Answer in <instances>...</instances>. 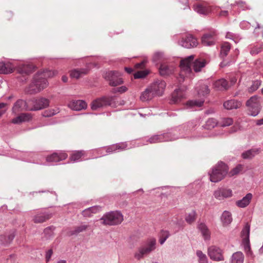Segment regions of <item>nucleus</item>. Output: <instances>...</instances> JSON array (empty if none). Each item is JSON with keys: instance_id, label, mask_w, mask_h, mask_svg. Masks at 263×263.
<instances>
[{"instance_id": "1", "label": "nucleus", "mask_w": 263, "mask_h": 263, "mask_svg": "<svg viewBox=\"0 0 263 263\" xmlns=\"http://www.w3.org/2000/svg\"><path fill=\"white\" fill-rule=\"evenodd\" d=\"M54 71L44 70L37 72L34 76L32 83L30 85L31 93H36L44 89L48 85L47 77H52L55 74Z\"/></svg>"}, {"instance_id": "2", "label": "nucleus", "mask_w": 263, "mask_h": 263, "mask_svg": "<svg viewBox=\"0 0 263 263\" xmlns=\"http://www.w3.org/2000/svg\"><path fill=\"white\" fill-rule=\"evenodd\" d=\"M229 167L224 162L219 161L209 173L210 180L213 182H218L222 180L228 173Z\"/></svg>"}, {"instance_id": "3", "label": "nucleus", "mask_w": 263, "mask_h": 263, "mask_svg": "<svg viewBox=\"0 0 263 263\" xmlns=\"http://www.w3.org/2000/svg\"><path fill=\"white\" fill-rule=\"evenodd\" d=\"M116 99L117 97L115 96H105L98 98L91 102V108L93 110H96L108 106L116 107L118 104Z\"/></svg>"}, {"instance_id": "4", "label": "nucleus", "mask_w": 263, "mask_h": 263, "mask_svg": "<svg viewBox=\"0 0 263 263\" xmlns=\"http://www.w3.org/2000/svg\"><path fill=\"white\" fill-rule=\"evenodd\" d=\"M100 220L104 225L116 226L123 221V216L119 211H111L105 214Z\"/></svg>"}, {"instance_id": "5", "label": "nucleus", "mask_w": 263, "mask_h": 263, "mask_svg": "<svg viewBox=\"0 0 263 263\" xmlns=\"http://www.w3.org/2000/svg\"><path fill=\"white\" fill-rule=\"evenodd\" d=\"M246 105L250 112V115L255 117L258 115L261 107L258 97L257 96L251 97L246 102Z\"/></svg>"}, {"instance_id": "6", "label": "nucleus", "mask_w": 263, "mask_h": 263, "mask_svg": "<svg viewBox=\"0 0 263 263\" xmlns=\"http://www.w3.org/2000/svg\"><path fill=\"white\" fill-rule=\"evenodd\" d=\"M156 240L154 238H152L148 240L146 245L141 247L139 249L138 252L135 254V257L139 260L142 258L144 255L150 253L156 248Z\"/></svg>"}, {"instance_id": "7", "label": "nucleus", "mask_w": 263, "mask_h": 263, "mask_svg": "<svg viewBox=\"0 0 263 263\" xmlns=\"http://www.w3.org/2000/svg\"><path fill=\"white\" fill-rule=\"evenodd\" d=\"M30 111H36L43 109L49 106V100L41 97L38 99H29Z\"/></svg>"}, {"instance_id": "8", "label": "nucleus", "mask_w": 263, "mask_h": 263, "mask_svg": "<svg viewBox=\"0 0 263 263\" xmlns=\"http://www.w3.org/2000/svg\"><path fill=\"white\" fill-rule=\"evenodd\" d=\"M178 44L186 48H191L197 47L198 42L192 34H187L178 41Z\"/></svg>"}, {"instance_id": "9", "label": "nucleus", "mask_w": 263, "mask_h": 263, "mask_svg": "<svg viewBox=\"0 0 263 263\" xmlns=\"http://www.w3.org/2000/svg\"><path fill=\"white\" fill-rule=\"evenodd\" d=\"M24 111H30L29 99H18L14 103L12 108V112L15 115Z\"/></svg>"}, {"instance_id": "10", "label": "nucleus", "mask_w": 263, "mask_h": 263, "mask_svg": "<svg viewBox=\"0 0 263 263\" xmlns=\"http://www.w3.org/2000/svg\"><path fill=\"white\" fill-rule=\"evenodd\" d=\"M208 254L210 259L214 261H220L224 260L223 250L217 246H212L209 247Z\"/></svg>"}, {"instance_id": "11", "label": "nucleus", "mask_w": 263, "mask_h": 263, "mask_svg": "<svg viewBox=\"0 0 263 263\" xmlns=\"http://www.w3.org/2000/svg\"><path fill=\"white\" fill-rule=\"evenodd\" d=\"M104 78L109 81V84L112 86H116L123 83L122 79L120 77V73L118 71H110L106 72Z\"/></svg>"}, {"instance_id": "12", "label": "nucleus", "mask_w": 263, "mask_h": 263, "mask_svg": "<svg viewBox=\"0 0 263 263\" xmlns=\"http://www.w3.org/2000/svg\"><path fill=\"white\" fill-rule=\"evenodd\" d=\"M166 87V83L163 80H157L148 86L149 89L156 96H162Z\"/></svg>"}, {"instance_id": "13", "label": "nucleus", "mask_w": 263, "mask_h": 263, "mask_svg": "<svg viewBox=\"0 0 263 263\" xmlns=\"http://www.w3.org/2000/svg\"><path fill=\"white\" fill-rule=\"evenodd\" d=\"M214 197L219 200L231 197L233 195L232 191L230 189L220 187L214 192Z\"/></svg>"}, {"instance_id": "14", "label": "nucleus", "mask_w": 263, "mask_h": 263, "mask_svg": "<svg viewBox=\"0 0 263 263\" xmlns=\"http://www.w3.org/2000/svg\"><path fill=\"white\" fill-rule=\"evenodd\" d=\"M68 157V155L62 151L54 152L46 157V160L48 162L57 163L65 160Z\"/></svg>"}, {"instance_id": "15", "label": "nucleus", "mask_w": 263, "mask_h": 263, "mask_svg": "<svg viewBox=\"0 0 263 263\" xmlns=\"http://www.w3.org/2000/svg\"><path fill=\"white\" fill-rule=\"evenodd\" d=\"M127 147L126 142H121L109 145L108 146L102 147L101 151H105L107 154L116 152L117 151H121L125 150Z\"/></svg>"}, {"instance_id": "16", "label": "nucleus", "mask_w": 263, "mask_h": 263, "mask_svg": "<svg viewBox=\"0 0 263 263\" xmlns=\"http://www.w3.org/2000/svg\"><path fill=\"white\" fill-rule=\"evenodd\" d=\"M216 35V32L215 30H213L210 33L203 34L201 38L202 44L203 45L207 46H211L215 45Z\"/></svg>"}, {"instance_id": "17", "label": "nucleus", "mask_w": 263, "mask_h": 263, "mask_svg": "<svg viewBox=\"0 0 263 263\" xmlns=\"http://www.w3.org/2000/svg\"><path fill=\"white\" fill-rule=\"evenodd\" d=\"M68 107L71 109L77 111H79L82 109H86L87 107V104L85 101L83 100H72L68 105Z\"/></svg>"}, {"instance_id": "18", "label": "nucleus", "mask_w": 263, "mask_h": 263, "mask_svg": "<svg viewBox=\"0 0 263 263\" xmlns=\"http://www.w3.org/2000/svg\"><path fill=\"white\" fill-rule=\"evenodd\" d=\"M32 119V116L30 113H21L16 117L13 118L11 122L15 124H21L23 122H28Z\"/></svg>"}, {"instance_id": "19", "label": "nucleus", "mask_w": 263, "mask_h": 263, "mask_svg": "<svg viewBox=\"0 0 263 263\" xmlns=\"http://www.w3.org/2000/svg\"><path fill=\"white\" fill-rule=\"evenodd\" d=\"M15 236V231L11 230L0 236V242L4 245L10 244Z\"/></svg>"}, {"instance_id": "20", "label": "nucleus", "mask_w": 263, "mask_h": 263, "mask_svg": "<svg viewBox=\"0 0 263 263\" xmlns=\"http://www.w3.org/2000/svg\"><path fill=\"white\" fill-rule=\"evenodd\" d=\"M213 86L216 90L224 91L228 90L230 88V85L226 79H220L216 80L213 83Z\"/></svg>"}, {"instance_id": "21", "label": "nucleus", "mask_w": 263, "mask_h": 263, "mask_svg": "<svg viewBox=\"0 0 263 263\" xmlns=\"http://www.w3.org/2000/svg\"><path fill=\"white\" fill-rule=\"evenodd\" d=\"M89 69L87 67L74 69L71 70L70 76L72 78L77 79L88 73Z\"/></svg>"}, {"instance_id": "22", "label": "nucleus", "mask_w": 263, "mask_h": 263, "mask_svg": "<svg viewBox=\"0 0 263 263\" xmlns=\"http://www.w3.org/2000/svg\"><path fill=\"white\" fill-rule=\"evenodd\" d=\"M180 130V129L176 128L168 130L166 133H163V135H167V139H168L165 140L164 142L175 140L181 137V136L179 133Z\"/></svg>"}, {"instance_id": "23", "label": "nucleus", "mask_w": 263, "mask_h": 263, "mask_svg": "<svg viewBox=\"0 0 263 263\" xmlns=\"http://www.w3.org/2000/svg\"><path fill=\"white\" fill-rule=\"evenodd\" d=\"M14 66L10 62H0V73L9 74L13 72Z\"/></svg>"}, {"instance_id": "24", "label": "nucleus", "mask_w": 263, "mask_h": 263, "mask_svg": "<svg viewBox=\"0 0 263 263\" xmlns=\"http://www.w3.org/2000/svg\"><path fill=\"white\" fill-rule=\"evenodd\" d=\"M85 155V152L83 150L73 151L70 155L69 160L72 163L80 162Z\"/></svg>"}, {"instance_id": "25", "label": "nucleus", "mask_w": 263, "mask_h": 263, "mask_svg": "<svg viewBox=\"0 0 263 263\" xmlns=\"http://www.w3.org/2000/svg\"><path fill=\"white\" fill-rule=\"evenodd\" d=\"M252 197V194L249 193L242 199L237 200L236 202V205L239 208H245L250 204Z\"/></svg>"}, {"instance_id": "26", "label": "nucleus", "mask_w": 263, "mask_h": 263, "mask_svg": "<svg viewBox=\"0 0 263 263\" xmlns=\"http://www.w3.org/2000/svg\"><path fill=\"white\" fill-rule=\"evenodd\" d=\"M52 214L49 213H41L35 215L33 218V221L35 223H43L51 218Z\"/></svg>"}, {"instance_id": "27", "label": "nucleus", "mask_w": 263, "mask_h": 263, "mask_svg": "<svg viewBox=\"0 0 263 263\" xmlns=\"http://www.w3.org/2000/svg\"><path fill=\"white\" fill-rule=\"evenodd\" d=\"M185 97V92L180 89H176L172 95L171 102L173 103H178Z\"/></svg>"}, {"instance_id": "28", "label": "nucleus", "mask_w": 263, "mask_h": 263, "mask_svg": "<svg viewBox=\"0 0 263 263\" xmlns=\"http://www.w3.org/2000/svg\"><path fill=\"white\" fill-rule=\"evenodd\" d=\"M223 107L228 110L237 109L241 107V103L236 100L232 99L225 101L223 103Z\"/></svg>"}, {"instance_id": "29", "label": "nucleus", "mask_w": 263, "mask_h": 263, "mask_svg": "<svg viewBox=\"0 0 263 263\" xmlns=\"http://www.w3.org/2000/svg\"><path fill=\"white\" fill-rule=\"evenodd\" d=\"M198 229L200 231L202 237L205 240H210L211 238V232L207 226L203 222L198 224Z\"/></svg>"}, {"instance_id": "30", "label": "nucleus", "mask_w": 263, "mask_h": 263, "mask_svg": "<svg viewBox=\"0 0 263 263\" xmlns=\"http://www.w3.org/2000/svg\"><path fill=\"white\" fill-rule=\"evenodd\" d=\"M194 10L198 13L203 15H208L211 12L209 7L202 4H196L194 5Z\"/></svg>"}, {"instance_id": "31", "label": "nucleus", "mask_w": 263, "mask_h": 263, "mask_svg": "<svg viewBox=\"0 0 263 263\" xmlns=\"http://www.w3.org/2000/svg\"><path fill=\"white\" fill-rule=\"evenodd\" d=\"M250 226L248 223H247L243 228L241 232V237L242 238V244L250 242Z\"/></svg>"}, {"instance_id": "32", "label": "nucleus", "mask_w": 263, "mask_h": 263, "mask_svg": "<svg viewBox=\"0 0 263 263\" xmlns=\"http://www.w3.org/2000/svg\"><path fill=\"white\" fill-rule=\"evenodd\" d=\"M167 135H163L162 134H156L152 136L147 141L149 143L153 144L159 142H164L165 140H167Z\"/></svg>"}, {"instance_id": "33", "label": "nucleus", "mask_w": 263, "mask_h": 263, "mask_svg": "<svg viewBox=\"0 0 263 263\" xmlns=\"http://www.w3.org/2000/svg\"><path fill=\"white\" fill-rule=\"evenodd\" d=\"M101 206L99 205L91 206L83 210L82 212V214L84 217H91L92 214H96L99 212L101 210Z\"/></svg>"}, {"instance_id": "34", "label": "nucleus", "mask_w": 263, "mask_h": 263, "mask_svg": "<svg viewBox=\"0 0 263 263\" xmlns=\"http://www.w3.org/2000/svg\"><path fill=\"white\" fill-rule=\"evenodd\" d=\"M194 58V56L193 55H191L184 59L180 61V64L181 68L187 71H190L191 70V63Z\"/></svg>"}, {"instance_id": "35", "label": "nucleus", "mask_w": 263, "mask_h": 263, "mask_svg": "<svg viewBox=\"0 0 263 263\" xmlns=\"http://www.w3.org/2000/svg\"><path fill=\"white\" fill-rule=\"evenodd\" d=\"M245 256L241 251H237L234 253L230 260V263H243Z\"/></svg>"}, {"instance_id": "36", "label": "nucleus", "mask_w": 263, "mask_h": 263, "mask_svg": "<svg viewBox=\"0 0 263 263\" xmlns=\"http://www.w3.org/2000/svg\"><path fill=\"white\" fill-rule=\"evenodd\" d=\"M232 216L230 212L224 211L221 216V220L223 226L230 224L232 221Z\"/></svg>"}, {"instance_id": "37", "label": "nucleus", "mask_w": 263, "mask_h": 263, "mask_svg": "<svg viewBox=\"0 0 263 263\" xmlns=\"http://www.w3.org/2000/svg\"><path fill=\"white\" fill-rule=\"evenodd\" d=\"M196 89L198 94L200 96H205L210 93V90L209 86L203 83H200L196 86Z\"/></svg>"}, {"instance_id": "38", "label": "nucleus", "mask_w": 263, "mask_h": 263, "mask_svg": "<svg viewBox=\"0 0 263 263\" xmlns=\"http://www.w3.org/2000/svg\"><path fill=\"white\" fill-rule=\"evenodd\" d=\"M231 48V44L228 42H224L221 45L220 57L222 59L225 58L228 54Z\"/></svg>"}, {"instance_id": "39", "label": "nucleus", "mask_w": 263, "mask_h": 263, "mask_svg": "<svg viewBox=\"0 0 263 263\" xmlns=\"http://www.w3.org/2000/svg\"><path fill=\"white\" fill-rule=\"evenodd\" d=\"M159 71L162 76H168L173 72V68L167 64H162L159 67Z\"/></svg>"}, {"instance_id": "40", "label": "nucleus", "mask_w": 263, "mask_h": 263, "mask_svg": "<svg viewBox=\"0 0 263 263\" xmlns=\"http://www.w3.org/2000/svg\"><path fill=\"white\" fill-rule=\"evenodd\" d=\"M259 148H252L244 152L241 156L243 159H252L259 152Z\"/></svg>"}, {"instance_id": "41", "label": "nucleus", "mask_w": 263, "mask_h": 263, "mask_svg": "<svg viewBox=\"0 0 263 263\" xmlns=\"http://www.w3.org/2000/svg\"><path fill=\"white\" fill-rule=\"evenodd\" d=\"M155 97L148 87L141 95L140 100L143 102H145L152 99Z\"/></svg>"}, {"instance_id": "42", "label": "nucleus", "mask_w": 263, "mask_h": 263, "mask_svg": "<svg viewBox=\"0 0 263 263\" xmlns=\"http://www.w3.org/2000/svg\"><path fill=\"white\" fill-rule=\"evenodd\" d=\"M205 60L196 59L193 63V69L195 72H199L205 66Z\"/></svg>"}, {"instance_id": "43", "label": "nucleus", "mask_w": 263, "mask_h": 263, "mask_svg": "<svg viewBox=\"0 0 263 263\" xmlns=\"http://www.w3.org/2000/svg\"><path fill=\"white\" fill-rule=\"evenodd\" d=\"M261 84V81L259 80H256L252 82V85L247 89L249 93H252L257 90L260 87Z\"/></svg>"}, {"instance_id": "44", "label": "nucleus", "mask_w": 263, "mask_h": 263, "mask_svg": "<svg viewBox=\"0 0 263 263\" xmlns=\"http://www.w3.org/2000/svg\"><path fill=\"white\" fill-rule=\"evenodd\" d=\"M218 122L214 118H210L205 122L203 127L206 129H212L216 127L217 125Z\"/></svg>"}, {"instance_id": "45", "label": "nucleus", "mask_w": 263, "mask_h": 263, "mask_svg": "<svg viewBox=\"0 0 263 263\" xmlns=\"http://www.w3.org/2000/svg\"><path fill=\"white\" fill-rule=\"evenodd\" d=\"M204 102L203 100H190L186 102V105L190 108L194 107H199L203 105Z\"/></svg>"}, {"instance_id": "46", "label": "nucleus", "mask_w": 263, "mask_h": 263, "mask_svg": "<svg viewBox=\"0 0 263 263\" xmlns=\"http://www.w3.org/2000/svg\"><path fill=\"white\" fill-rule=\"evenodd\" d=\"M34 71V66L31 65H23L19 69V71L21 73L29 74Z\"/></svg>"}, {"instance_id": "47", "label": "nucleus", "mask_w": 263, "mask_h": 263, "mask_svg": "<svg viewBox=\"0 0 263 263\" xmlns=\"http://www.w3.org/2000/svg\"><path fill=\"white\" fill-rule=\"evenodd\" d=\"M196 216V212L195 211L193 210L191 213L186 214L185 217V220L187 223L191 224L195 221Z\"/></svg>"}, {"instance_id": "48", "label": "nucleus", "mask_w": 263, "mask_h": 263, "mask_svg": "<svg viewBox=\"0 0 263 263\" xmlns=\"http://www.w3.org/2000/svg\"><path fill=\"white\" fill-rule=\"evenodd\" d=\"M88 227V225H81L74 228L73 230L69 231V234L70 236L77 235L80 232L85 231Z\"/></svg>"}, {"instance_id": "49", "label": "nucleus", "mask_w": 263, "mask_h": 263, "mask_svg": "<svg viewBox=\"0 0 263 263\" xmlns=\"http://www.w3.org/2000/svg\"><path fill=\"white\" fill-rule=\"evenodd\" d=\"M170 232L167 230H161L159 234V242L163 245L166 240L169 237Z\"/></svg>"}, {"instance_id": "50", "label": "nucleus", "mask_w": 263, "mask_h": 263, "mask_svg": "<svg viewBox=\"0 0 263 263\" xmlns=\"http://www.w3.org/2000/svg\"><path fill=\"white\" fill-rule=\"evenodd\" d=\"M243 165L239 164L236 167L233 168L229 173L230 177L236 175L242 172L243 169Z\"/></svg>"}, {"instance_id": "51", "label": "nucleus", "mask_w": 263, "mask_h": 263, "mask_svg": "<svg viewBox=\"0 0 263 263\" xmlns=\"http://www.w3.org/2000/svg\"><path fill=\"white\" fill-rule=\"evenodd\" d=\"M242 245L243 247L244 251L246 252L247 256H248L249 257H250L252 259L253 258L254 255L251 249L250 243L249 242L247 243H243L242 244Z\"/></svg>"}, {"instance_id": "52", "label": "nucleus", "mask_w": 263, "mask_h": 263, "mask_svg": "<svg viewBox=\"0 0 263 263\" xmlns=\"http://www.w3.org/2000/svg\"><path fill=\"white\" fill-rule=\"evenodd\" d=\"M196 255L199 258V263H208L206 256L201 251L197 250L196 251Z\"/></svg>"}, {"instance_id": "53", "label": "nucleus", "mask_w": 263, "mask_h": 263, "mask_svg": "<svg viewBox=\"0 0 263 263\" xmlns=\"http://www.w3.org/2000/svg\"><path fill=\"white\" fill-rule=\"evenodd\" d=\"M148 72L145 70L139 71L134 74L135 79L143 78L148 74Z\"/></svg>"}, {"instance_id": "54", "label": "nucleus", "mask_w": 263, "mask_h": 263, "mask_svg": "<svg viewBox=\"0 0 263 263\" xmlns=\"http://www.w3.org/2000/svg\"><path fill=\"white\" fill-rule=\"evenodd\" d=\"M59 111L58 110L49 109L43 112V116L45 117H50L56 115Z\"/></svg>"}, {"instance_id": "55", "label": "nucleus", "mask_w": 263, "mask_h": 263, "mask_svg": "<svg viewBox=\"0 0 263 263\" xmlns=\"http://www.w3.org/2000/svg\"><path fill=\"white\" fill-rule=\"evenodd\" d=\"M233 121L232 118H223L222 120V121L221 123V126L226 127V126H230L233 124Z\"/></svg>"}, {"instance_id": "56", "label": "nucleus", "mask_w": 263, "mask_h": 263, "mask_svg": "<svg viewBox=\"0 0 263 263\" xmlns=\"http://www.w3.org/2000/svg\"><path fill=\"white\" fill-rule=\"evenodd\" d=\"M55 227L54 226H51L46 228L44 230V233L46 235L51 236L53 235V231Z\"/></svg>"}, {"instance_id": "57", "label": "nucleus", "mask_w": 263, "mask_h": 263, "mask_svg": "<svg viewBox=\"0 0 263 263\" xmlns=\"http://www.w3.org/2000/svg\"><path fill=\"white\" fill-rule=\"evenodd\" d=\"M226 37L233 40L235 43H237L238 39V36L231 32H227Z\"/></svg>"}, {"instance_id": "58", "label": "nucleus", "mask_w": 263, "mask_h": 263, "mask_svg": "<svg viewBox=\"0 0 263 263\" xmlns=\"http://www.w3.org/2000/svg\"><path fill=\"white\" fill-rule=\"evenodd\" d=\"M179 3L181 6L180 8L183 9H185L187 8H189V1L188 0H179Z\"/></svg>"}, {"instance_id": "59", "label": "nucleus", "mask_w": 263, "mask_h": 263, "mask_svg": "<svg viewBox=\"0 0 263 263\" xmlns=\"http://www.w3.org/2000/svg\"><path fill=\"white\" fill-rule=\"evenodd\" d=\"M235 5L238 6L239 7L241 8L242 10H245L246 9H247L248 8L246 5V3L243 2L242 1H238L235 2Z\"/></svg>"}, {"instance_id": "60", "label": "nucleus", "mask_w": 263, "mask_h": 263, "mask_svg": "<svg viewBox=\"0 0 263 263\" xmlns=\"http://www.w3.org/2000/svg\"><path fill=\"white\" fill-rule=\"evenodd\" d=\"M146 63V60H143L142 61H141L140 63H136L135 64V67L137 69L143 68L144 67Z\"/></svg>"}, {"instance_id": "61", "label": "nucleus", "mask_w": 263, "mask_h": 263, "mask_svg": "<svg viewBox=\"0 0 263 263\" xmlns=\"http://www.w3.org/2000/svg\"><path fill=\"white\" fill-rule=\"evenodd\" d=\"M163 56V54L161 52H156L154 57H153V60L155 62H157L159 61Z\"/></svg>"}, {"instance_id": "62", "label": "nucleus", "mask_w": 263, "mask_h": 263, "mask_svg": "<svg viewBox=\"0 0 263 263\" xmlns=\"http://www.w3.org/2000/svg\"><path fill=\"white\" fill-rule=\"evenodd\" d=\"M53 253L52 250L51 249L49 250L46 253V261L48 262L50 260L51 256Z\"/></svg>"}, {"instance_id": "63", "label": "nucleus", "mask_w": 263, "mask_h": 263, "mask_svg": "<svg viewBox=\"0 0 263 263\" xmlns=\"http://www.w3.org/2000/svg\"><path fill=\"white\" fill-rule=\"evenodd\" d=\"M127 90V88L125 86H122L118 87V92L123 93Z\"/></svg>"}, {"instance_id": "64", "label": "nucleus", "mask_w": 263, "mask_h": 263, "mask_svg": "<svg viewBox=\"0 0 263 263\" xmlns=\"http://www.w3.org/2000/svg\"><path fill=\"white\" fill-rule=\"evenodd\" d=\"M240 25H241V27H243L245 26L247 27L249 25H250V23L248 22L243 21L241 23Z\"/></svg>"}]
</instances>
